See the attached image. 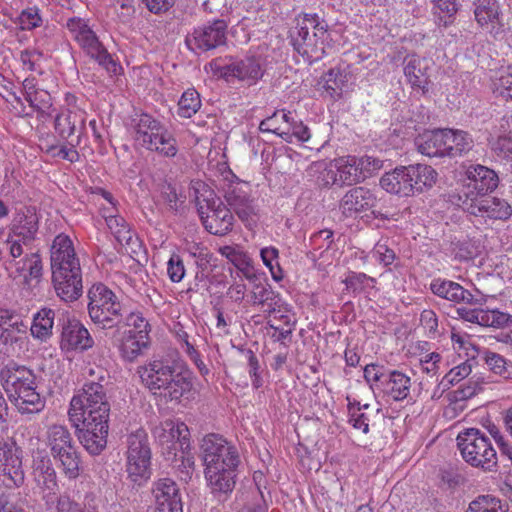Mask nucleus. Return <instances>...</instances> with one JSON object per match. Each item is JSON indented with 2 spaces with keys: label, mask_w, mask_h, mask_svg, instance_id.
Listing matches in <instances>:
<instances>
[{
  "label": "nucleus",
  "mask_w": 512,
  "mask_h": 512,
  "mask_svg": "<svg viewBox=\"0 0 512 512\" xmlns=\"http://www.w3.org/2000/svg\"><path fill=\"white\" fill-rule=\"evenodd\" d=\"M50 262L56 295L65 302L79 299L83 293L82 269L69 236L61 233L54 238Z\"/></svg>",
  "instance_id": "2"
},
{
  "label": "nucleus",
  "mask_w": 512,
  "mask_h": 512,
  "mask_svg": "<svg viewBox=\"0 0 512 512\" xmlns=\"http://www.w3.org/2000/svg\"><path fill=\"white\" fill-rule=\"evenodd\" d=\"M28 325L22 316L9 309H0V343L7 348L23 344Z\"/></svg>",
  "instance_id": "17"
},
{
  "label": "nucleus",
  "mask_w": 512,
  "mask_h": 512,
  "mask_svg": "<svg viewBox=\"0 0 512 512\" xmlns=\"http://www.w3.org/2000/svg\"><path fill=\"white\" fill-rule=\"evenodd\" d=\"M46 450H36L34 458V473L38 486L42 489L43 499L47 504L54 502L58 490L55 471L49 458L43 455Z\"/></svg>",
  "instance_id": "20"
},
{
  "label": "nucleus",
  "mask_w": 512,
  "mask_h": 512,
  "mask_svg": "<svg viewBox=\"0 0 512 512\" xmlns=\"http://www.w3.org/2000/svg\"><path fill=\"white\" fill-rule=\"evenodd\" d=\"M57 320L61 326L60 345L63 350L86 351L93 347V338L78 319L62 312L58 313Z\"/></svg>",
  "instance_id": "11"
},
{
  "label": "nucleus",
  "mask_w": 512,
  "mask_h": 512,
  "mask_svg": "<svg viewBox=\"0 0 512 512\" xmlns=\"http://www.w3.org/2000/svg\"><path fill=\"white\" fill-rule=\"evenodd\" d=\"M410 182L412 186V195L421 193L426 189L431 188L437 179V172L434 168L426 164H413L409 165Z\"/></svg>",
  "instance_id": "34"
},
{
  "label": "nucleus",
  "mask_w": 512,
  "mask_h": 512,
  "mask_svg": "<svg viewBox=\"0 0 512 512\" xmlns=\"http://www.w3.org/2000/svg\"><path fill=\"white\" fill-rule=\"evenodd\" d=\"M99 381L84 383L70 401L69 419L76 427L83 448H105L111 405L106 388Z\"/></svg>",
  "instance_id": "1"
},
{
  "label": "nucleus",
  "mask_w": 512,
  "mask_h": 512,
  "mask_svg": "<svg viewBox=\"0 0 512 512\" xmlns=\"http://www.w3.org/2000/svg\"><path fill=\"white\" fill-rule=\"evenodd\" d=\"M178 336L183 342V345L185 346V352L188 354L189 358L194 362L200 374L202 376L207 375L209 373V369L206 366V364L201 360L199 352L189 342L188 334L185 331H181L178 333Z\"/></svg>",
  "instance_id": "58"
},
{
  "label": "nucleus",
  "mask_w": 512,
  "mask_h": 512,
  "mask_svg": "<svg viewBox=\"0 0 512 512\" xmlns=\"http://www.w3.org/2000/svg\"><path fill=\"white\" fill-rule=\"evenodd\" d=\"M75 148L76 147L72 146L67 148L66 146L58 147L56 145H50L46 148L45 152L53 158H61L73 163L79 159V153Z\"/></svg>",
  "instance_id": "62"
},
{
  "label": "nucleus",
  "mask_w": 512,
  "mask_h": 512,
  "mask_svg": "<svg viewBox=\"0 0 512 512\" xmlns=\"http://www.w3.org/2000/svg\"><path fill=\"white\" fill-rule=\"evenodd\" d=\"M86 129V113L81 109H67L55 118V130L63 139H69L72 147H77Z\"/></svg>",
  "instance_id": "15"
},
{
  "label": "nucleus",
  "mask_w": 512,
  "mask_h": 512,
  "mask_svg": "<svg viewBox=\"0 0 512 512\" xmlns=\"http://www.w3.org/2000/svg\"><path fill=\"white\" fill-rule=\"evenodd\" d=\"M39 230V218L34 207L28 206L19 209L11 223L9 233L19 238L25 246L36 240Z\"/></svg>",
  "instance_id": "18"
},
{
  "label": "nucleus",
  "mask_w": 512,
  "mask_h": 512,
  "mask_svg": "<svg viewBox=\"0 0 512 512\" xmlns=\"http://www.w3.org/2000/svg\"><path fill=\"white\" fill-rule=\"evenodd\" d=\"M279 136L286 142L291 143L292 138H297L298 141L306 142L310 139V129L303 124L302 121H296L292 123V126L288 131H281Z\"/></svg>",
  "instance_id": "55"
},
{
  "label": "nucleus",
  "mask_w": 512,
  "mask_h": 512,
  "mask_svg": "<svg viewBox=\"0 0 512 512\" xmlns=\"http://www.w3.org/2000/svg\"><path fill=\"white\" fill-rule=\"evenodd\" d=\"M278 250L275 247H265L260 251L263 263L269 268L272 277L276 281H280L283 278L282 269L278 263Z\"/></svg>",
  "instance_id": "52"
},
{
  "label": "nucleus",
  "mask_w": 512,
  "mask_h": 512,
  "mask_svg": "<svg viewBox=\"0 0 512 512\" xmlns=\"http://www.w3.org/2000/svg\"><path fill=\"white\" fill-rule=\"evenodd\" d=\"M106 223L116 240L120 244L130 245L133 241V233L129 224L121 216H109Z\"/></svg>",
  "instance_id": "43"
},
{
  "label": "nucleus",
  "mask_w": 512,
  "mask_h": 512,
  "mask_svg": "<svg viewBox=\"0 0 512 512\" xmlns=\"http://www.w3.org/2000/svg\"><path fill=\"white\" fill-rule=\"evenodd\" d=\"M429 61L417 55L407 56L404 59V73L413 87L425 89L428 84Z\"/></svg>",
  "instance_id": "31"
},
{
  "label": "nucleus",
  "mask_w": 512,
  "mask_h": 512,
  "mask_svg": "<svg viewBox=\"0 0 512 512\" xmlns=\"http://www.w3.org/2000/svg\"><path fill=\"white\" fill-rule=\"evenodd\" d=\"M280 294L272 289L269 284H256L251 291V301L254 306H262L263 303L277 298Z\"/></svg>",
  "instance_id": "54"
},
{
  "label": "nucleus",
  "mask_w": 512,
  "mask_h": 512,
  "mask_svg": "<svg viewBox=\"0 0 512 512\" xmlns=\"http://www.w3.org/2000/svg\"><path fill=\"white\" fill-rule=\"evenodd\" d=\"M482 326L504 328L512 325V315L499 310H483Z\"/></svg>",
  "instance_id": "50"
},
{
  "label": "nucleus",
  "mask_w": 512,
  "mask_h": 512,
  "mask_svg": "<svg viewBox=\"0 0 512 512\" xmlns=\"http://www.w3.org/2000/svg\"><path fill=\"white\" fill-rule=\"evenodd\" d=\"M167 275L172 282H180L185 275V267L182 258L178 254H172L167 262Z\"/></svg>",
  "instance_id": "60"
},
{
  "label": "nucleus",
  "mask_w": 512,
  "mask_h": 512,
  "mask_svg": "<svg viewBox=\"0 0 512 512\" xmlns=\"http://www.w3.org/2000/svg\"><path fill=\"white\" fill-rule=\"evenodd\" d=\"M205 477L216 497L232 492L236 484V469L240 463L238 450H205Z\"/></svg>",
  "instance_id": "7"
},
{
  "label": "nucleus",
  "mask_w": 512,
  "mask_h": 512,
  "mask_svg": "<svg viewBox=\"0 0 512 512\" xmlns=\"http://www.w3.org/2000/svg\"><path fill=\"white\" fill-rule=\"evenodd\" d=\"M149 327L148 321L139 313L135 323L129 322V325L112 331V343L118 348L124 360L133 362L142 354V350L148 347Z\"/></svg>",
  "instance_id": "9"
},
{
  "label": "nucleus",
  "mask_w": 512,
  "mask_h": 512,
  "mask_svg": "<svg viewBox=\"0 0 512 512\" xmlns=\"http://www.w3.org/2000/svg\"><path fill=\"white\" fill-rule=\"evenodd\" d=\"M18 272L28 271L32 279H39L42 276V260L38 252L25 254L24 258L15 263Z\"/></svg>",
  "instance_id": "48"
},
{
  "label": "nucleus",
  "mask_w": 512,
  "mask_h": 512,
  "mask_svg": "<svg viewBox=\"0 0 512 512\" xmlns=\"http://www.w3.org/2000/svg\"><path fill=\"white\" fill-rule=\"evenodd\" d=\"M0 381L9 400L21 414L39 413L45 407L32 369L9 361L0 369Z\"/></svg>",
  "instance_id": "3"
},
{
  "label": "nucleus",
  "mask_w": 512,
  "mask_h": 512,
  "mask_svg": "<svg viewBox=\"0 0 512 512\" xmlns=\"http://www.w3.org/2000/svg\"><path fill=\"white\" fill-rule=\"evenodd\" d=\"M377 199L374 193L363 186L348 190L341 198L339 208L346 217L374 208Z\"/></svg>",
  "instance_id": "23"
},
{
  "label": "nucleus",
  "mask_w": 512,
  "mask_h": 512,
  "mask_svg": "<svg viewBox=\"0 0 512 512\" xmlns=\"http://www.w3.org/2000/svg\"><path fill=\"white\" fill-rule=\"evenodd\" d=\"M142 383L150 390L163 391L166 398L179 401L192 390L193 383L189 371H178L165 359H153L138 368Z\"/></svg>",
  "instance_id": "5"
},
{
  "label": "nucleus",
  "mask_w": 512,
  "mask_h": 512,
  "mask_svg": "<svg viewBox=\"0 0 512 512\" xmlns=\"http://www.w3.org/2000/svg\"><path fill=\"white\" fill-rule=\"evenodd\" d=\"M447 135L445 128L425 131L416 138L415 144L418 151L423 155L428 157H445V143L449 140Z\"/></svg>",
  "instance_id": "26"
},
{
  "label": "nucleus",
  "mask_w": 512,
  "mask_h": 512,
  "mask_svg": "<svg viewBox=\"0 0 512 512\" xmlns=\"http://www.w3.org/2000/svg\"><path fill=\"white\" fill-rule=\"evenodd\" d=\"M466 512H507V508L498 498L482 495L469 504Z\"/></svg>",
  "instance_id": "46"
},
{
  "label": "nucleus",
  "mask_w": 512,
  "mask_h": 512,
  "mask_svg": "<svg viewBox=\"0 0 512 512\" xmlns=\"http://www.w3.org/2000/svg\"><path fill=\"white\" fill-rule=\"evenodd\" d=\"M201 107L200 95L195 89L186 90L178 102V115L191 118Z\"/></svg>",
  "instance_id": "45"
},
{
  "label": "nucleus",
  "mask_w": 512,
  "mask_h": 512,
  "mask_svg": "<svg viewBox=\"0 0 512 512\" xmlns=\"http://www.w3.org/2000/svg\"><path fill=\"white\" fill-rule=\"evenodd\" d=\"M430 289L434 295L451 302L466 303L471 306H481L485 303V297L478 289L471 292L450 280L434 279L430 284Z\"/></svg>",
  "instance_id": "14"
},
{
  "label": "nucleus",
  "mask_w": 512,
  "mask_h": 512,
  "mask_svg": "<svg viewBox=\"0 0 512 512\" xmlns=\"http://www.w3.org/2000/svg\"><path fill=\"white\" fill-rule=\"evenodd\" d=\"M321 80L323 87L331 96L336 94L339 97L340 93L337 91L341 90L347 84L349 77L345 69L333 67L322 76Z\"/></svg>",
  "instance_id": "40"
},
{
  "label": "nucleus",
  "mask_w": 512,
  "mask_h": 512,
  "mask_svg": "<svg viewBox=\"0 0 512 512\" xmlns=\"http://www.w3.org/2000/svg\"><path fill=\"white\" fill-rule=\"evenodd\" d=\"M164 124L152 115L144 112H135L129 119L128 128L141 147L147 149L153 143V137Z\"/></svg>",
  "instance_id": "21"
},
{
  "label": "nucleus",
  "mask_w": 512,
  "mask_h": 512,
  "mask_svg": "<svg viewBox=\"0 0 512 512\" xmlns=\"http://www.w3.org/2000/svg\"><path fill=\"white\" fill-rule=\"evenodd\" d=\"M66 27L87 56L95 60L108 73L117 74V63L86 20L78 17L69 18Z\"/></svg>",
  "instance_id": "8"
},
{
  "label": "nucleus",
  "mask_w": 512,
  "mask_h": 512,
  "mask_svg": "<svg viewBox=\"0 0 512 512\" xmlns=\"http://www.w3.org/2000/svg\"><path fill=\"white\" fill-rule=\"evenodd\" d=\"M336 170H329L327 176L333 185L350 186L363 181L362 172L358 171L356 157H342L335 160Z\"/></svg>",
  "instance_id": "25"
},
{
  "label": "nucleus",
  "mask_w": 512,
  "mask_h": 512,
  "mask_svg": "<svg viewBox=\"0 0 512 512\" xmlns=\"http://www.w3.org/2000/svg\"><path fill=\"white\" fill-rule=\"evenodd\" d=\"M224 199L242 221H248L253 214L252 200L241 187L229 185L225 190Z\"/></svg>",
  "instance_id": "29"
},
{
  "label": "nucleus",
  "mask_w": 512,
  "mask_h": 512,
  "mask_svg": "<svg viewBox=\"0 0 512 512\" xmlns=\"http://www.w3.org/2000/svg\"><path fill=\"white\" fill-rule=\"evenodd\" d=\"M153 494L156 512H182V501L177 484L169 479H159L154 483Z\"/></svg>",
  "instance_id": "24"
},
{
  "label": "nucleus",
  "mask_w": 512,
  "mask_h": 512,
  "mask_svg": "<svg viewBox=\"0 0 512 512\" xmlns=\"http://www.w3.org/2000/svg\"><path fill=\"white\" fill-rule=\"evenodd\" d=\"M88 314L93 324L102 330L117 328L135 323L139 312L130 311L115 293L102 283L94 284L88 291Z\"/></svg>",
  "instance_id": "4"
},
{
  "label": "nucleus",
  "mask_w": 512,
  "mask_h": 512,
  "mask_svg": "<svg viewBox=\"0 0 512 512\" xmlns=\"http://www.w3.org/2000/svg\"><path fill=\"white\" fill-rule=\"evenodd\" d=\"M31 107L37 111L45 112L52 105L51 95L43 89H38L29 99L26 100Z\"/></svg>",
  "instance_id": "63"
},
{
  "label": "nucleus",
  "mask_w": 512,
  "mask_h": 512,
  "mask_svg": "<svg viewBox=\"0 0 512 512\" xmlns=\"http://www.w3.org/2000/svg\"><path fill=\"white\" fill-rule=\"evenodd\" d=\"M253 482L259 494V500H256L253 504H247L246 506L256 507L257 504L265 505L267 507V496L270 497V492L267 490V480L261 471H255L253 473Z\"/></svg>",
  "instance_id": "61"
},
{
  "label": "nucleus",
  "mask_w": 512,
  "mask_h": 512,
  "mask_svg": "<svg viewBox=\"0 0 512 512\" xmlns=\"http://www.w3.org/2000/svg\"><path fill=\"white\" fill-rule=\"evenodd\" d=\"M492 448L490 439L479 429L469 428L457 436V448Z\"/></svg>",
  "instance_id": "42"
},
{
  "label": "nucleus",
  "mask_w": 512,
  "mask_h": 512,
  "mask_svg": "<svg viewBox=\"0 0 512 512\" xmlns=\"http://www.w3.org/2000/svg\"><path fill=\"white\" fill-rule=\"evenodd\" d=\"M349 410V422L356 429L361 430L363 433H367L369 431V418L363 412H361V407L359 402L348 404Z\"/></svg>",
  "instance_id": "53"
},
{
  "label": "nucleus",
  "mask_w": 512,
  "mask_h": 512,
  "mask_svg": "<svg viewBox=\"0 0 512 512\" xmlns=\"http://www.w3.org/2000/svg\"><path fill=\"white\" fill-rule=\"evenodd\" d=\"M150 450H128L127 473L133 482L146 481L151 476Z\"/></svg>",
  "instance_id": "28"
},
{
  "label": "nucleus",
  "mask_w": 512,
  "mask_h": 512,
  "mask_svg": "<svg viewBox=\"0 0 512 512\" xmlns=\"http://www.w3.org/2000/svg\"><path fill=\"white\" fill-rule=\"evenodd\" d=\"M462 458L471 466L491 471L498 463L496 450H460Z\"/></svg>",
  "instance_id": "39"
},
{
  "label": "nucleus",
  "mask_w": 512,
  "mask_h": 512,
  "mask_svg": "<svg viewBox=\"0 0 512 512\" xmlns=\"http://www.w3.org/2000/svg\"><path fill=\"white\" fill-rule=\"evenodd\" d=\"M54 458L62 463L69 477L75 478L78 475L80 460L76 450H58Z\"/></svg>",
  "instance_id": "51"
},
{
  "label": "nucleus",
  "mask_w": 512,
  "mask_h": 512,
  "mask_svg": "<svg viewBox=\"0 0 512 512\" xmlns=\"http://www.w3.org/2000/svg\"><path fill=\"white\" fill-rule=\"evenodd\" d=\"M228 24L223 19H215L199 26L185 38L187 47L194 53L214 50L226 45Z\"/></svg>",
  "instance_id": "10"
},
{
  "label": "nucleus",
  "mask_w": 512,
  "mask_h": 512,
  "mask_svg": "<svg viewBox=\"0 0 512 512\" xmlns=\"http://www.w3.org/2000/svg\"><path fill=\"white\" fill-rule=\"evenodd\" d=\"M467 184L463 196L459 199L470 200L478 199L492 193L499 184V177L497 173L480 164L470 165L466 170Z\"/></svg>",
  "instance_id": "12"
},
{
  "label": "nucleus",
  "mask_w": 512,
  "mask_h": 512,
  "mask_svg": "<svg viewBox=\"0 0 512 512\" xmlns=\"http://www.w3.org/2000/svg\"><path fill=\"white\" fill-rule=\"evenodd\" d=\"M19 23L23 30H32L39 27L42 23L39 9L31 7L23 10L19 16Z\"/></svg>",
  "instance_id": "59"
},
{
  "label": "nucleus",
  "mask_w": 512,
  "mask_h": 512,
  "mask_svg": "<svg viewBox=\"0 0 512 512\" xmlns=\"http://www.w3.org/2000/svg\"><path fill=\"white\" fill-rule=\"evenodd\" d=\"M56 512H98L95 506L81 505L69 496L62 495L57 500Z\"/></svg>",
  "instance_id": "56"
},
{
  "label": "nucleus",
  "mask_w": 512,
  "mask_h": 512,
  "mask_svg": "<svg viewBox=\"0 0 512 512\" xmlns=\"http://www.w3.org/2000/svg\"><path fill=\"white\" fill-rule=\"evenodd\" d=\"M46 444L50 448H72V436L62 425H52L46 431Z\"/></svg>",
  "instance_id": "44"
},
{
  "label": "nucleus",
  "mask_w": 512,
  "mask_h": 512,
  "mask_svg": "<svg viewBox=\"0 0 512 512\" xmlns=\"http://www.w3.org/2000/svg\"><path fill=\"white\" fill-rule=\"evenodd\" d=\"M485 363L488 368L496 375L508 378L510 373L507 368V363L504 357L494 352L485 353Z\"/></svg>",
  "instance_id": "57"
},
{
  "label": "nucleus",
  "mask_w": 512,
  "mask_h": 512,
  "mask_svg": "<svg viewBox=\"0 0 512 512\" xmlns=\"http://www.w3.org/2000/svg\"><path fill=\"white\" fill-rule=\"evenodd\" d=\"M190 432L184 423L173 426L169 431L161 430L157 434L159 445L163 448H190Z\"/></svg>",
  "instance_id": "37"
},
{
  "label": "nucleus",
  "mask_w": 512,
  "mask_h": 512,
  "mask_svg": "<svg viewBox=\"0 0 512 512\" xmlns=\"http://www.w3.org/2000/svg\"><path fill=\"white\" fill-rule=\"evenodd\" d=\"M219 73L226 81L236 78L252 84L263 76V69L258 58L249 56L221 66Z\"/></svg>",
  "instance_id": "19"
},
{
  "label": "nucleus",
  "mask_w": 512,
  "mask_h": 512,
  "mask_svg": "<svg viewBox=\"0 0 512 512\" xmlns=\"http://www.w3.org/2000/svg\"><path fill=\"white\" fill-rule=\"evenodd\" d=\"M462 207L471 215L495 220H506L512 215V208L505 200L487 195L475 200H462Z\"/></svg>",
  "instance_id": "16"
},
{
  "label": "nucleus",
  "mask_w": 512,
  "mask_h": 512,
  "mask_svg": "<svg viewBox=\"0 0 512 512\" xmlns=\"http://www.w3.org/2000/svg\"><path fill=\"white\" fill-rule=\"evenodd\" d=\"M373 257H375L380 263L388 266L393 263L395 259V252L390 249L386 243L377 242L372 251Z\"/></svg>",
  "instance_id": "64"
},
{
  "label": "nucleus",
  "mask_w": 512,
  "mask_h": 512,
  "mask_svg": "<svg viewBox=\"0 0 512 512\" xmlns=\"http://www.w3.org/2000/svg\"><path fill=\"white\" fill-rule=\"evenodd\" d=\"M189 194L193 198L199 215L205 214V211L220 202L214 190L201 180L191 182Z\"/></svg>",
  "instance_id": "32"
},
{
  "label": "nucleus",
  "mask_w": 512,
  "mask_h": 512,
  "mask_svg": "<svg viewBox=\"0 0 512 512\" xmlns=\"http://www.w3.org/2000/svg\"><path fill=\"white\" fill-rule=\"evenodd\" d=\"M447 143H445V157H458L468 153L473 147V139L469 133L463 130L445 128Z\"/></svg>",
  "instance_id": "35"
},
{
  "label": "nucleus",
  "mask_w": 512,
  "mask_h": 512,
  "mask_svg": "<svg viewBox=\"0 0 512 512\" xmlns=\"http://www.w3.org/2000/svg\"><path fill=\"white\" fill-rule=\"evenodd\" d=\"M296 22V27L291 30L294 49L309 64L322 59L328 37L326 21L317 14L304 13L296 18Z\"/></svg>",
  "instance_id": "6"
},
{
  "label": "nucleus",
  "mask_w": 512,
  "mask_h": 512,
  "mask_svg": "<svg viewBox=\"0 0 512 512\" xmlns=\"http://www.w3.org/2000/svg\"><path fill=\"white\" fill-rule=\"evenodd\" d=\"M493 93L504 100H512V67L500 72L493 81Z\"/></svg>",
  "instance_id": "49"
},
{
  "label": "nucleus",
  "mask_w": 512,
  "mask_h": 512,
  "mask_svg": "<svg viewBox=\"0 0 512 512\" xmlns=\"http://www.w3.org/2000/svg\"><path fill=\"white\" fill-rule=\"evenodd\" d=\"M346 289L354 294L365 292L368 288H374L376 279L362 272H349L345 280Z\"/></svg>",
  "instance_id": "47"
},
{
  "label": "nucleus",
  "mask_w": 512,
  "mask_h": 512,
  "mask_svg": "<svg viewBox=\"0 0 512 512\" xmlns=\"http://www.w3.org/2000/svg\"><path fill=\"white\" fill-rule=\"evenodd\" d=\"M199 217L202 225L210 234L224 236L233 229L234 216L230 208L221 201L205 211V214H200Z\"/></svg>",
  "instance_id": "22"
},
{
  "label": "nucleus",
  "mask_w": 512,
  "mask_h": 512,
  "mask_svg": "<svg viewBox=\"0 0 512 512\" xmlns=\"http://www.w3.org/2000/svg\"><path fill=\"white\" fill-rule=\"evenodd\" d=\"M380 185L387 192L399 196L412 195V183L408 166L396 167L393 171L385 173L380 179Z\"/></svg>",
  "instance_id": "27"
},
{
  "label": "nucleus",
  "mask_w": 512,
  "mask_h": 512,
  "mask_svg": "<svg viewBox=\"0 0 512 512\" xmlns=\"http://www.w3.org/2000/svg\"><path fill=\"white\" fill-rule=\"evenodd\" d=\"M434 15L438 19V25L447 27L454 20V17L461 6L460 0H433Z\"/></svg>",
  "instance_id": "41"
},
{
  "label": "nucleus",
  "mask_w": 512,
  "mask_h": 512,
  "mask_svg": "<svg viewBox=\"0 0 512 512\" xmlns=\"http://www.w3.org/2000/svg\"><path fill=\"white\" fill-rule=\"evenodd\" d=\"M146 150L156 152L167 158H173L178 153V142L174 135L163 125L153 137V143Z\"/></svg>",
  "instance_id": "38"
},
{
  "label": "nucleus",
  "mask_w": 512,
  "mask_h": 512,
  "mask_svg": "<svg viewBox=\"0 0 512 512\" xmlns=\"http://www.w3.org/2000/svg\"><path fill=\"white\" fill-rule=\"evenodd\" d=\"M0 467L13 485L20 486L24 482L21 457L13 450H0Z\"/></svg>",
  "instance_id": "36"
},
{
  "label": "nucleus",
  "mask_w": 512,
  "mask_h": 512,
  "mask_svg": "<svg viewBox=\"0 0 512 512\" xmlns=\"http://www.w3.org/2000/svg\"><path fill=\"white\" fill-rule=\"evenodd\" d=\"M411 380L404 373L392 370L389 371L382 381V391L395 401L406 399L410 393Z\"/></svg>",
  "instance_id": "30"
},
{
  "label": "nucleus",
  "mask_w": 512,
  "mask_h": 512,
  "mask_svg": "<svg viewBox=\"0 0 512 512\" xmlns=\"http://www.w3.org/2000/svg\"><path fill=\"white\" fill-rule=\"evenodd\" d=\"M55 318V310L47 307L40 309L33 316V322L30 326L31 335L40 341H47L53 334Z\"/></svg>",
  "instance_id": "33"
},
{
  "label": "nucleus",
  "mask_w": 512,
  "mask_h": 512,
  "mask_svg": "<svg viewBox=\"0 0 512 512\" xmlns=\"http://www.w3.org/2000/svg\"><path fill=\"white\" fill-rule=\"evenodd\" d=\"M473 13L477 24L496 36L504 31V12L501 0H473Z\"/></svg>",
  "instance_id": "13"
}]
</instances>
